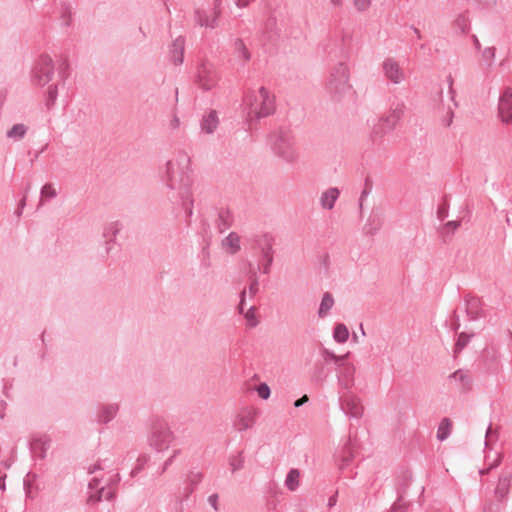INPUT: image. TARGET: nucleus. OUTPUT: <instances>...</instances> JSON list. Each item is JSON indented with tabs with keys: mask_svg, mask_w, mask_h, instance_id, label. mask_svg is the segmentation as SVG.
<instances>
[{
	"mask_svg": "<svg viewBox=\"0 0 512 512\" xmlns=\"http://www.w3.org/2000/svg\"><path fill=\"white\" fill-rule=\"evenodd\" d=\"M218 0H215V5L213 8V14L208 15L207 12L203 9H196L194 12L195 22L201 26L206 28H215L218 24V17L220 15V10L218 9Z\"/></svg>",
	"mask_w": 512,
	"mask_h": 512,
	"instance_id": "14",
	"label": "nucleus"
},
{
	"mask_svg": "<svg viewBox=\"0 0 512 512\" xmlns=\"http://www.w3.org/2000/svg\"><path fill=\"white\" fill-rule=\"evenodd\" d=\"M500 460V455L497 454V458L491 464H489L487 469H482L479 471L480 475L488 474L490 470L496 468L500 464Z\"/></svg>",
	"mask_w": 512,
	"mask_h": 512,
	"instance_id": "60",
	"label": "nucleus"
},
{
	"mask_svg": "<svg viewBox=\"0 0 512 512\" xmlns=\"http://www.w3.org/2000/svg\"><path fill=\"white\" fill-rule=\"evenodd\" d=\"M350 353H346L344 355L338 356L334 352L324 348L322 351V356L324 358L325 362H334L337 366L342 364L344 361H346L349 357Z\"/></svg>",
	"mask_w": 512,
	"mask_h": 512,
	"instance_id": "40",
	"label": "nucleus"
},
{
	"mask_svg": "<svg viewBox=\"0 0 512 512\" xmlns=\"http://www.w3.org/2000/svg\"><path fill=\"white\" fill-rule=\"evenodd\" d=\"M218 123L217 112L210 110L201 120V130L207 134H212L216 130Z\"/></svg>",
	"mask_w": 512,
	"mask_h": 512,
	"instance_id": "28",
	"label": "nucleus"
},
{
	"mask_svg": "<svg viewBox=\"0 0 512 512\" xmlns=\"http://www.w3.org/2000/svg\"><path fill=\"white\" fill-rule=\"evenodd\" d=\"M460 328V318L456 311L453 312L452 319H451V329L454 332H457Z\"/></svg>",
	"mask_w": 512,
	"mask_h": 512,
	"instance_id": "58",
	"label": "nucleus"
},
{
	"mask_svg": "<svg viewBox=\"0 0 512 512\" xmlns=\"http://www.w3.org/2000/svg\"><path fill=\"white\" fill-rule=\"evenodd\" d=\"M249 241L251 242V249L259 253L257 269L268 275L274 262L273 246L275 238L269 233H263L253 235Z\"/></svg>",
	"mask_w": 512,
	"mask_h": 512,
	"instance_id": "6",
	"label": "nucleus"
},
{
	"mask_svg": "<svg viewBox=\"0 0 512 512\" xmlns=\"http://www.w3.org/2000/svg\"><path fill=\"white\" fill-rule=\"evenodd\" d=\"M448 213H449V203H448L447 199L445 198L444 201L441 204H439L438 209H437L438 220L443 221L444 219H446L448 217Z\"/></svg>",
	"mask_w": 512,
	"mask_h": 512,
	"instance_id": "51",
	"label": "nucleus"
},
{
	"mask_svg": "<svg viewBox=\"0 0 512 512\" xmlns=\"http://www.w3.org/2000/svg\"><path fill=\"white\" fill-rule=\"evenodd\" d=\"M174 439L175 436L166 422L157 420L152 424L148 442L154 450L158 452L167 450Z\"/></svg>",
	"mask_w": 512,
	"mask_h": 512,
	"instance_id": "8",
	"label": "nucleus"
},
{
	"mask_svg": "<svg viewBox=\"0 0 512 512\" xmlns=\"http://www.w3.org/2000/svg\"><path fill=\"white\" fill-rule=\"evenodd\" d=\"M116 497V492L113 488H110L106 491L105 487H101L97 490L95 495H90L88 498V503L93 504L101 501L103 498L107 501H112Z\"/></svg>",
	"mask_w": 512,
	"mask_h": 512,
	"instance_id": "32",
	"label": "nucleus"
},
{
	"mask_svg": "<svg viewBox=\"0 0 512 512\" xmlns=\"http://www.w3.org/2000/svg\"><path fill=\"white\" fill-rule=\"evenodd\" d=\"M259 415V411L253 407H244L236 415L233 421V427L238 432L246 431L252 428Z\"/></svg>",
	"mask_w": 512,
	"mask_h": 512,
	"instance_id": "11",
	"label": "nucleus"
},
{
	"mask_svg": "<svg viewBox=\"0 0 512 512\" xmlns=\"http://www.w3.org/2000/svg\"><path fill=\"white\" fill-rule=\"evenodd\" d=\"M455 28L458 29L462 34H465L469 30V20L465 14H460L454 21Z\"/></svg>",
	"mask_w": 512,
	"mask_h": 512,
	"instance_id": "46",
	"label": "nucleus"
},
{
	"mask_svg": "<svg viewBox=\"0 0 512 512\" xmlns=\"http://www.w3.org/2000/svg\"><path fill=\"white\" fill-rule=\"evenodd\" d=\"M185 39L182 36L177 37L170 46V60L175 65H181L184 60Z\"/></svg>",
	"mask_w": 512,
	"mask_h": 512,
	"instance_id": "22",
	"label": "nucleus"
},
{
	"mask_svg": "<svg viewBox=\"0 0 512 512\" xmlns=\"http://www.w3.org/2000/svg\"><path fill=\"white\" fill-rule=\"evenodd\" d=\"M333 338L338 343H344L349 338V331L346 325L338 323L333 330Z\"/></svg>",
	"mask_w": 512,
	"mask_h": 512,
	"instance_id": "39",
	"label": "nucleus"
},
{
	"mask_svg": "<svg viewBox=\"0 0 512 512\" xmlns=\"http://www.w3.org/2000/svg\"><path fill=\"white\" fill-rule=\"evenodd\" d=\"M493 439H496V432L492 429V426L489 425L485 436V446L488 447L490 441Z\"/></svg>",
	"mask_w": 512,
	"mask_h": 512,
	"instance_id": "59",
	"label": "nucleus"
},
{
	"mask_svg": "<svg viewBox=\"0 0 512 512\" xmlns=\"http://www.w3.org/2000/svg\"><path fill=\"white\" fill-rule=\"evenodd\" d=\"M60 83L61 82L57 81L56 83L49 85L45 92L44 101L47 110H52L56 105V100L58 97V85Z\"/></svg>",
	"mask_w": 512,
	"mask_h": 512,
	"instance_id": "31",
	"label": "nucleus"
},
{
	"mask_svg": "<svg viewBox=\"0 0 512 512\" xmlns=\"http://www.w3.org/2000/svg\"><path fill=\"white\" fill-rule=\"evenodd\" d=\"M451 421L448 418H443L437 430V438L439 441H444L450 434Z\"/></svg>",
	"mask_w": 512,
	"mask_h": 512,
	"instance_id": "43",
	"label": "nucleus"
},
{
	"mask_svg": "<svg viewBox=\"0 0 512 512\" xmlns=\"http://www.w3.org/2000/svg\"><path fill=\"white\" fill-rule=\"evenodd\" d=\"M210 241L209 240H205V245L202 247V250H201V255H202V258H204L205 260H208V258H210Z\"/></svg>",
	"mask_w": 512,
	"mask_h": 512,
	"instance_id": "63",
	"label": "nucleus"
},
{
	"mask_svg": "<svg viewBox=\"0 0 512 512\" xmlns=\"http://www.w3.org/2000/svg\"><path fill=\"white\" fill-rule=\"evenodd\" d=\"M380 229V224L375 223V220L369 219L368 222L364 225L363 231L366 235H374Z\"/></svg>",
	"mask_w": 512,
	"mask_h": 512,
	"instance_id": "55",
	"label": "nucleus"
},
{
	"mask_svg": "<svg viewBox=\"0 0 512 512\" xmlns=\"http://www.w3.org/2000/svg\"><path fill=\"white\" fill-rule=\"evenodd\" d=\"M339 405L341 410L350 418H361L363 414V407L360 405L359 398L346 391L339 396Z\"/></svg>",
	"mask_w": 512,
	"mask_h": 512,
	"instance_id": "9",
	"label": "nucleus"
},
{
	"mask_svg": "<svg viewBox=\"0 0 512 512\" xmlns=\"http://www.w3.org/2000/svg\"><path fill=\"white\" fill-rule=\"evenodd\" d=\"M325 89L331 100L342 102L353 92L350 84V70L345 61H339L329 72Z\"/></svg>",
	"mask_w": 512,
	"mask_h": 512,
	"instance_id": "4",
	"label": "nucleus"
},
{
	"mask_svg": "<svg viewBox=\"0 0 512 512\" xmlns=\"http://www.w3.org/2000/svg\"><path fill=\"white\" fill-rule=\"evenodd\" d=\"M160 178L167 188L177 190V194L169 196L168 199L173 206L175 217H181L187 226L191 225L193 215L194 198L192 193V169L190 157L184 151H179L175 157L160 168Z\"/></svg>",
	"mask_w": 512,
	"mask_h": 512,
	"instance_id": "1",
	"label": "nucleus"
},
{
	"mask_svg": "<svg viewBox=\"0 0 512 512\" xmlns=\"http://www.w3.org/2000/svg\"><path fill=\"white\" fill-rule=\"evenodd\" d=\"M355 367L347 360L337 366V378L339 386L346 391H350L354 385Z\"/></svg>",
	"mask_w": 512,
	"mask_h": 512,
	"instance_id": "13",
	"label": "nucleus"
},
{
	"mask_svg": "<svg viewBox=\"0 0 512 512\" xmlns=\"http://www.w3.org/2000/svg\"><path fill=\"white\" fill-rule=\"evenodd\" d=\"M272 149L276 156L287 163H293L297 159V152L292 132L286 128H280L270 136Z\"/></svg>",
	"mask_w": 512,
	"mask_h": 512,
	"instance_id": "7",
	"label": "nucleus"
},
{
	"mask_svg": "<svg viewBox=\"0 0 512 512\" xmlns=\"http://www.w3.org/2000/svg\"><path fill=\"white\" fill-rule=\"evenodd\" d=\"M60 21L63 27H70L72 24V7L67 1L60 3Z\"/></svg>",
	"mask_w": 512,
	"mask_h": 512,
	"instance_id": "36",
	"label": "nucleus"
},
{
	"mask_svg": "<svg viewBox=\"0 0 512 512\" xmlns=\"http://www.w3.org/2000/svg\"><path fill=\"white\" fill-rule=\"evenodd\" d=\"M217 75L203 67L197 75V83L203 90H210L217 84Z\"/></svg>",
	"mask_w": 512,
	"mask_h": 512,
	"instance_id": "21",
	"label": "nucleus"
},
{
	"mask_svg": "<svg viewBox=\"0 0 512 512\" xmlns=\"http://www.w3.org/2000/svg\"><path fill=\"white\" fill-rule=\"evenodd\" d=\"M234 217L228 208H219L217 218L215 219V227L219 233H224L233 225Z\"/></svg>",
	"mask_w": 512,
	"mask_h": 512,
	"instance_id": "20",
	"label": "nucleus"
},
{
	"mask_svg": "<svg viewBox=\"0 0 512 512\" xmlns=\"http://www.w3.org/2000/svg\"><path fill=\"white\" fill-rule=\"evenodd\" d=\"M51 438L46 434L33 436L30 443V452L33 457L43 460L46 458V453L51 446Z\"/></svg>",
	"mask_w": 512,
	"mask_h": 512,
	"instance_id": "12",
	"label": "nucleus"
},
{
	"mask_svg": "<svg viewBox=\"0 0 512 512\" xmlns=\"http://www.w3.org/2000/svg\"><path fill=\"white\" fill-rule=\"evenodd\" d=\"M202 478L203 474L201 472L191 471L186 478V484L196 488L197 485L202 481Z\"/></svg>",
	"mask_w": 512,
	"mask_h": 512,
	"instance_id": "49",
	"label": "nucleus"
},
{
	"mask_svg": "<svg viewBox=\"0 0 512 512\" xmlns=\"http://www.w3.org/2000/svg\"><path fill=\"white\" fill-rule=\"evenodd\" d=\"M472 335L462 332L458 335L454 346V356L456 357L468 344Z\"/></svg>",
	"mask_w": 512,
	"mask_h": 512,
	"instance_id": "44",
	"label": "nucleus"
},
{
	"mask_svg": "<svg viewBox=\"0 0 512 512\" xmlns=\"http://www.w3.org/2000/svg\"><path fill=\"white\" fill-rule=\"evenodd\" d=\"M28 131V127L23 123H18L12 126L10 130L7 131L6 136L15 141L22 140Z\"/></svg>",
	"mask_w": 512,
	"mask_h": 512,
	"instance_id": "38",
	"label": "nucleus"
},
{
	"mask_svg": "<svg viewBox=\"0 0 512 512\" xmlns=\"http://www.w3.org/2000/svg\"><path fill=\"white\" fill-rule=\"evenodd\" d=\"M334 304L335 301L333 295L330 292H325L322 296L318 310L319 318H325L329 311L333 308Z\"/></svg>",
	"mask_w": 512,
	"mask_h": 512,
	"instance_id": "33",
	"label": "nucleus"
},
{
	"mask_svg": "<svg viewBox=\"0 0 512 512\" xmlns=\"http://www.w3.org/2000/svg\"><path fill=\"white\" fill-rule=\"evenodd\" d=\"M221 245L230 255H235L241 249L240 237L236 232H230L221 242Z\"/></svg>",
	"mask_w": 512,
	"mask_h": 512,
	"instance_id": "27",
	"label": "nucleus"
},
{
	"mask_svg": "<svg viewBox=\"0 0 512 512\" xmlns=\"http://www.w3.org/2000/svg\"><path fill=\"white\" fill-rule=\"evenodd\" d=\"M284 484L289 491H296L300 485V471L296 468L290 469L286 475Z\"/></svg>",
	"mask_w": 512,
	"mask_h": 512,
	"instance_id": "34",
	"label": "nucleus"
},
{
	"mask_svg": "<svg viewBox=\"0 0 512 512\" xmlns=\"http://www.w3.org/2000/svg\"><path fill=\"white\" fill-rule=\"evenodd\" d=\"M245 304H246V289H244L240 293V301H239V304L237 307L240 314H244Z\"/></svg>",
	"mask_w": 512,
	"mask_h": 512,
	"instance_id": "61",
	"label": "nucleus"
},
{
	"mask_svg": "<svg viewBox=\"0 0 512 512\" xmlns=\"http://www.w3.org/2000/svg\"><path fill=\"white\" fill-rule=\"evenodd\" d=\"M40 194H41V200L43 198L52 199L57 196V191L55 190V188L53 187V185L51 183H46L41 188Z\"/></svg>",
	"mask_w": 512,
	"mask_h": 512,
	"instance_id": "50",
	"label": "nucleus"
},
{
	"mask_svg": "<svg viewBox=\"0 0 512 512\" xmlns=\"http://www.w3.org/2000/svg\"><path fill=\"white\" fill-rule=\"evenodd\" d=\"M229 465H230L231 471L233 473L242 469L244 466V457L242 455V452H239L236 455L230 456L229 457Z\"/></svg>",
	"mask_w": 512,
	"mask_h": 512,
	"instance_id": "45",
	"label": "nucleus"
},
{
	"mask_svg": "<svg viewBox=\"0 0 512 512\" xmlns=\"http://www.w3.org/2000/svg\"><path fill=\"white\" fill-rule=\"evenodd\" d=\"M232 55L241 66H245L251 60L252 54L241 38H236L233 42Z\"/></svg>",
	"mask_w": 512,
	"mask_h": 512,
	"instance_id": "19",
	"label": "nucleus"
},
{
	"mask_svg": "<svg viewBox=\"0 0 512 512\" xmlns=\"http://www.w3.org/2000/svg\"><path fill=\"white\" fill-rule=\"evenodd\" d=\"M248 267H249L248 275H249V280H250V285H249L248 290H249L250 297H254L259 291V278H258V274H257L258 269L255 268L251 262L248 263Z\"/></svg>",
	"mask_w": 512,
	"mask_h": 512,
	"instance_id": "35",
	"label": "nucleus"
},
{
	"mask_svg": "<svg viewBox=\"0 0 512 512\" xmlns=\"http://www.w3.org/2000/svg\"><path fill=\"white\" fill-rule=\"evenodd\" d=\"M281 34V29L277 25V20L274 15H270L263 24L261 37L263 44L275 43Z\"/></svg>",
	"mask_w": 512,
	"mask_h": 512,
	"instance_id": "15",
	"label": "nucleus"
},
{
	"mask_svg": "<svg viewBox=\"0 0 512 512\" xmlns=\"http://www.w3.org/2000/svg\"><path fill=\"white\" fill-rule=\"evenodd\" d=\"M218 499H219V496H218V494H216V493L211 494V495L208 497V503L211 505V507H212L215 511H218V510H219Z\"/></svg>",
	"mask_w": 512,
	"mask_h": 512,
	"instance_id": "62",
	"label": "nucleus"
},
{
	"mask_svg": "<svg viewBox=\"0 0 512 512\" xmlns=\"http://www.w3.org/2000/svg\"><path fill=\"white\" fill-rule=\"evenodd\" d=\"M511 481H512V472L506 471L500 475V477L498 479V483L494 490V495L499 502L503 503L506 501L507 496L510 491Z\"/></svg>",
	"mask_w": 512,
	"mask_h": 512,
	"instance_id": "18",
	"label": "nucleus"
},
{
	"mask_svg": "<svg viewBox=\"0 0 512 512\" xmlns=\"http://www.w3.org/2000/svg\"><path fill=\"white\" fill-rule=\"evenodd\" d=\"M450 379H454L458 383V388L462 392H468L472 389V377L469 371L458 369L449 376Z\"/></svg>",
	"mask_w": 512,
	"mask_h": 512,
	"instance_id": "24",
	"label": "nucleus"
},
{
	"mask_svg": "<svg viewBox=\"0 0 512 512\" xmlns=\"http://www.w3.org/2000/svg\"><path fill=\"white\" fill-rule=\"evenodd\" d=\"M242 106L245 121L252 129L254 122L275 112V97L271 96L265 87H260L258 92L248 90Z\"/></svg>",
	"mask_w": 512,
	"mask_h": 512,
	"instance_id": "2",
	"label": "nucleus"
},
{
	"mask_svg": "<svg viewBox=\"0 0 512 512\" xmlns=\"http://www.w3.org/2000/svg\"><path fill=\"white\" fill-rule=\"evenodd\" d=\"M498 114L502 123L512 124V87H504L498 100Z\"/></svg>",
	"mask_w": 512,
	"mask_h": 512,
	"instance_id": "10",
	"label": "nucleus"
},
{
	"mask_svg": "<svg viewBox=\"0 0 512 512\" xmlns=\"http://www.w3.org/2000/svg\"><path fill=\"white\" fill-rule=\"evenodd\" d=\"M406 105L403 100L395 97L391 103L386 115L392 117L395 121L399 122L404 116Z\"/></svg>",
	"mask_w": 512,
	"mask_h": 512,
	"instance_id": "29",
	"label": "nucleus"
},
{
	"mask_svg": "<svg viewBox=\"0 0 512 512\" xmlns=\"http://www.w3.org/2000/svg\"><path fill=\"white\" fill-rule=\"evenodd\" d=\"M371 191H372V184H371L369 178H366V180H365V187L362 190L361 195L359 197V209H360V216L361 217H362L364 201L366 200L368 195L371 193Z\"/></svg>",
	"mask_w": 512,
	"mask_h": 512,
	"instance_id": "47",
	"label": "nucleus"
},
{
	"mask_svg": "<svg viewBox=\"0 0 512 512\" xmlns=\"http://www.w3.org/2000/svg\"><path fill=\"white\" fill-rule=\"evenodd\" d=\"M119 411L117 403L102 405L97 412V421L101 424H107L112 421Z\"/></svg>",
	"mask_w": 512,
	"mask_h": 512,
	"instance_id": "23",
	"label": "nucleus"
},
{
	"mask_svg": "<svg viewBox=\"0 0 512 512\" xmlns=\"http://www.w3.org/2000/svg\"><path fill=\"white\" fill-rule=\"evenodd\" d=\"M378 122L386 128V131L389 132L393 131L398 124L397 121H395L392 117H389L386 114L382 115L379 118Z\"/></svg>",
	"mask_w": 512,
	"mask_h": 512,
	"instance_id": "48",
	"label": "nucleus"
},
{
	"mask_svg": "<svg viewBox=\"0 0 512 512\" xmlns=\"http://www.w3.org/2000/svg\"><path fill=\"white\" fill-rule=\"evenodd\" d=\"M256 391L258 393V396L263 399V400H266L270 397V394H271V390H270V387L266 384V383H260L257 387H256Z\"/></svg>",
	"mask_w": 512,
	"mask_h": 512,
	"instance_id": "56",
	"label": "nucleus"
},
{
	"mask_svg": "<svg viewBox=\"0 0 512 512\" xmlns=\"http://www.w3.org/2000/svg\"><path fill=\"white\" fill-rule=\"evenodd\" d=\"M460 220H453L446 222L440 229V234L444 241H447L452 238L455 231L460 227Z\"/></svg>",
	"mask_w": 512,
	"mask_h": 512,
	"instance_id": "37",
	"label": "nucleus"
},
{
	"mask_svg": "<svg viewBox=\"0 0 512 512\" xmlns=\"http://www.w3.org/2000/svg\"><path fill=\"white\" fill-rule=\"evenodd\" d=\"M328 376V371H326L323 363H316L314 366V371L311 376L313 382L317 384H322Z\"/></svg>",
	"mask_w": 512,
	"mask_h": 512,
	"instance_id": "41",
	"label": "nucleus"
},
{
	"mask_svg": "<svg viewBox=\"0 0 512 512\" xmlns=\"http://www.w3.org/2000/svg\"><path fill=\"white\" fill-rule=\"evenodd\" d=\"M121 478H120V475L118 473L112 475L110 477V479L108 480V486L110 488H114L115 486L118 485V483L120 482Z\"/></svg>",
	"mask_w": 512,
	"mask_h": 512,
	"instance_id": "64",
	"label": "nucleus"
},
{
	"mask_svg": "<svg viewBox=\"0 0 512 512\" xmlns=\"http://www.w3.org/2000/svg\"><path fill=\"white\" fill-rule=\"evenodd\" d=\"M256 307L255 306H251L246 313H244V316L246 318V320L248 321L249 325L251 327H255L258 325L259 321L256 317Z\"/></svg>",
	"mask_w": 512,
	"mask_h": 512,
	"instance_id": "54",
	"label": "nucleus"
},
{
	"mask_svg": "<svg viewBox=\"0 0 512 512\" xmlns=\"http://www.w3.org/2000/svg\"><path fill=\"white\" fill-rule=\"evenodd\" d=\"M110 467H111V464H108V459H104V460H98L95 464L89 466L87 468V470H88L89 474H92L98 470H105Z\"/></svg>",
	"mask_w": 512,
	"mask_h": 512,
	"instance_id": "52",
	"label": "nucleus"
},
{
	"mask_svg": "<svg viewBox=\"0 0 512 512\" xmlns=\"http://www.w3.org/2000/svg\"><path fill=\"white\" fill-rule=\"evenodd\" d=\"M121 230V223L119 221H113L108 223L103 230V237L106 240V244L110 245L113 243Z\"/></svg>",
	"mask_w": 512,
	"mask_h": 512,
	"instance_id": "30",
	"label": "nucleus"
},
{
	"mask_svg": "<svg viewBox=\"0 0 512 512\" xmlns=\"http://www.w3.org/2000/svg\"><path fill=\"white\" fill-rule=\"evenodd\" d=\"M388 133L390 132L386 131V128L379 122H377L372 128L370 137L374 144H379L380 142H382L384 136Z\"/></svg>",
	"mask_w": 512,
	"mask_h": 512,
	"instance_id": "42",
	"label": "nucleus"
},
{
	"mask_svg": "<svg viewBox=\"0 0 512 512\" xmlns=\"http://www.w3.org/2000/svg\"><path fill=\"white\" fill-rule=\"evenodd\" d=\"M69 64L62 60L56 66L48 54H41L36 60L30 72L31 83L37 87H44L53 80L55 71L58 82L65 83L69 76Z\"/></svg>",
	"mask_w": 512,
	"mask_h": 512,
	"instance_id": "3",
	"label": "nucleus"
},
{
	"mask_svg": "<svg viewBox=\"0 0 512 512\" xmlns=\"http://www.w3.org/2000/svg\"><path fill=\"white\" fill-rule=\"evenodd\" d=\"M340 190L337 187H330L320 196V205L325 210H332L339 198Z\"/></svg>",
	"mask_w": 512,
	"mask_h": 512,
	"instance_id": "26",
	"label": "nucleus"
},
{
	"mask_svg": "<svg viewBox=\"0 0 512 512\" xmlns=\"http://www.w3.org/2000/svg\"><path fill=\"white\" fill-rule=\"evenodd\" d=\"M354 447L355 443L351 436H349L347 442L342 448L341 459L339 463V469L344 471L354 459Z\"/></svg>",
	"mask_w": 512,
	"mask_h": 512,
	"instance_id": "25",
	"label": "nucleus"
},
{
	"mask_svg": "<svg viewBox=\"0 0 512 512\" xmlns=\"http://www.w3.org/2000/svg\"><path fill=\"white\" fill-rule=\"evenodd\" d=\"M465 313L469 320L475 321L484 316L482 301L476 296H464Z\"/></svg>",
	"mask_w": 512,
	"mask_h": 512,
	"instance_id": "16",
	"label": "nucleus"
},
{
	"mask_svg": "<svg viewBox=\"0 0 512 512\" xmlns=\"http://www.w3.org/2000/svg\"><path fill=\"white\" fill-rule=\"evenodd\" d=\"M382 69L385 77L394 84H399L404 79L403 70L392 58H388L383 62Z\"/></svg>",
	"mask_w": 512,
	"mask_h": 512,
	"instance_id": "17",
	"label": "nucleus"
},
{
	"mask_svg": "<svg viewBox=\"0 0 512 512\" xmlns=\"http://www.w3.org/2000/svg\"><path fill=\"white\" fill-rule=\"evenodd\" d=\"M495 51L496 49L494 47H487L482 52V59L488 66H491L493 63Z\"/></svg>",
	"mask_w": 512,
	"mask_h": 512,
	"instance_id": "53",
	"label": "nucleus"
},
{
	"mask_svg": "<svg viewBox=\"0 0 512 512\" xmlns=\"http://www.w3.org/2000/svg\"><path fill=\"white\" fill-rule=\"evenodd\" d=\"M323 53L331 60L339 59V61L349 60L352 53V34L343 31L341 34H335L327 37L321 44Z\"/></svg>",
	"mask_w": 512,
	"mask_h": 512,
	"instance_id": "5",
	"label": "nucleus"
},
{
	"mask_svg": "<svg viewBox=\"0 0 512 512\" xmlns=\"http://www.w3.org/2000/svg\"><path fill=\"white\" fill-rule=\"evenodd\" d=\"M371 0H354V6L358 11H365L369 8Z\"/></svg>",
	"mask_w": 512,
	"mask_h": 512,
	"instance_id": "57",
	"label": "nucleus"
}]
</instances>
